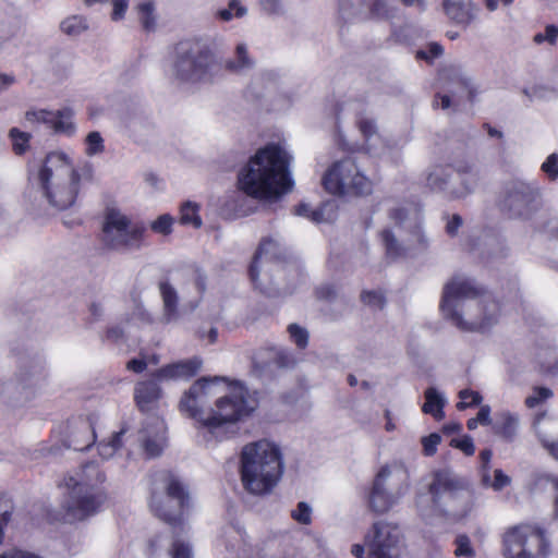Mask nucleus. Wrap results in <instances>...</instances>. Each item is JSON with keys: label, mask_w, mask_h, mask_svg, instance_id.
<instances>
[{"label": "nucleus", "mask_w": 558, "mask_h": 558, "mask_svg": "<svg viewBox=\"0 0 558 558\" xmlns=\"http://www.w3.org/2000/svg\"><path fill=\"white\" fill-rule=\"evenodd\" d=\"M258 407L255 393L238 380L208 376L195 380L180 399L179 410L197 420L209 433L225 436Z\"/></svg>", "instance_id": "nucleus-1"}, {"label": "nucleus", "mask_w": 558, "mask_h": 558, "mask_svg": "<svg viewBox=\"0 0 558 558\" xmlns=\"http://www.w3.org/2000/svg\"><path fill=\"white\" fill-rule=\"evenodd\" d=\"M291 156L280 144H268L259 148L238 174L240 191L230 196L233 209L239 215H247L242 203L246 196L258 199H278L293 189L289 170Z\"/></svg>", "instance_id": "nucleus-2"}, {"label": "nucleus", "mask_w": 558, "mask_h": 558, "mask_svg": "<svg viewBox=\"0 0 558 558\" xmlns=\"http://www.w3.org/2000/svg\"><path fill=\"white\" fill-rule=\"evenodd\" d=\"M439 310L454 327L471 332L489 330L501 315L500 304L494 295L462 275L453 276L444 284Z\"/></svg>", "instance_id": "nucleus-3"}, {"label": "nucleus", "mask_w": 558, "mask_h": 558, "mask_svg": "<svg viewBox=\"0 0 558 558\" xmlns=\"http://www.w3.org/2000/svg\"><path fill=\"white\" fill-rule=\"evenodd\" d=\"M106 481V473L95 461L87 462L73 474L64 476V519L76 522L96 514L108 498Z\"/></svg>", "instance_id": "nucleus-4"}, {"label": "nucleus", "mask_w": 558, "mask_h": 558, "mask_svg": "<svg viewBox=\"0 0 558 558\" xmlns=\"http://www.w3.org/2000/svg\"><path fill=\"white\" fill-rule=\"evenodd\" d=\"M225 46L220 35L201 36L179 41L173 50L171 76L179 84L195 85L213 81L216 52Z\"/></svg>", "instance_id": "nucleus-5"}, {"label": "nucleus", "mask_w": 558, "mask_h": 558, "mask_svg": "<svg viewBox=\"0 0 558 558\" xmlns=\"http://www.w3.org/2000/svg\"><path fill=\"white\" fill-rule=\"evenodd\" d=\"M240 473L242 484L248 493H269L283 473L280 448L267 439L246 444L241 451Z\"/></svg>", "instance_id": "nucleus-6"}, {"label": "nucleus", "mask_w": 558, "mask_h": 558, "mask_svg": "<svg viewBox=\"0 0 558 558\" xmlns=\"http://www.w3.org/2000/svg\"><path fill=\"white\" fill-rule=\"evenodd\" d=\"M80 180L71 159L62 151L48 154L36 178L43 196L57 210L66 209L75 203Z\"/></svg>", "instance_id": "nucleus-7"}, {"label": "nucleus", "mask_w": 558, "mask_h": 558, "mask_svg": "<svg viewBox=\"0 0 558 558\" xmlns=\"http://www.w3.org/2000/svg\"><path fill=\"white\" fill-rule=\"evenodd\" d=\"M286 252L281 243L272 238L265 239L255 253L250 267V277L253 284L263 292H268L274 283L270 272H282L287 268L291 272H298L294 264H284Z\"/></svg>", "instance_id": "nucleus-8"}, {"label": "nucleus", "mask_w": 558, "mask_h": 558, "mask_svg": "<svg viewBox=\"0 0 558 558\" xmlns=\"http://www.w3.org/2000/svg\"><path fill=\"white\" fill-rule=\"evenodd\" d=\"M505 558H547L549 542L545 532L532 525H515L502 535Z\"/></svg>", "instance_id": "nucleus-9"}, {"label": "nucleus", "mask_w": 558, "mask_h": 558, "mask_svg": "<svg viewBox=\"0 0 558 558\" xmlns=\"http://www.w3.org/2000/svg\"><path fill=\"white\" fill-rule=\"evenodd\" d=\"M145 228L134 223L118 208L106 210L102 223V242L117 251L138 250L142 245Z\"/></svg>", "instance_id": "nucleus-10"}, {"label": "nucleus", "mask_w": 558, "mask_h": 558, "mask_svg": "<svg viewBox=\"0 0 558 558\" xmlns=\"http://www.w3.org/2000/svg\"><path fill=\"white\" fill-rule=\"evenodd\" d=\"M325 190L333 195H366L372 192V182L352 158L335 162L323 177Z\"/></svg>", "instance_id": "nucleus-11"}, {"label": "nucleus", "mask_w": 558, "mask_h": 558, "mask_svg": "<svg viewBox=\"0 0 558 558\" xmlns=\"http://www.w3.org/2000/svg\"><path fill=\"white\" fill-rule=\"evenodd\" d=\"M163 493H154L150 500L151 511L168 523H175L187 501L181 483L171 474H162Z\"/></svg>", "instance_id": "nucleus-12"}, {"label": "nucleus", "mask_w": 558, "mask_h": 558, "mask_svg": "<svg viewBox=\"0 0 558 558\" xmlns=\"http://www.w3.org/2000/svg\"><path fill=\"white\" fill-rule=\"evenodd\" d=\"M392 480H405L404 472L400 469L392 470L389 466H383L377 473L368 499L369 508L373 511L387 512L405 493V487H395Z\"/></svg>", "instance_id": "nucleus-13"}, {"label": "nucleus", "mask_w": 558, "mask_h": 558, "mask_svg": "<svg viewBox=\"0 0 558 558\" xmlns=\"http://www.w3.org/2000/svg\"><path fill=\"white\" fill-rule=\"evenodd\" d=\"M368 558H399L401 531L397 524L378 521L364 537Z\"/></svg>", "instance_id": "nucleus-14"}, {"label": "nucleus", "mask_w": 558, "mask_h": 558, "mask_svg": "<svg viewBox=\"0 0 558 558\" xmlns=\"http://www.w3.org/2000/svg\"><path fill=\"white\" fill-rule=\"evenodd\" d=\"M537 191L525 182H513L507 190L502 201L504 207L513 217H527L535 209Z\"/></svg>", "instance_id": "nucleus-15"}, {"label": "nucleus", "mask_w": 558, "mask_h": 558, "mask_svg": "<svg viewBox=\"0 0 558 558\" xmlns=\"http://www.w3.org/2000/svg\"><path fill=\"white\" fill-rule=\"evenodd\" d=\"M138 441L148 458L158 457L166 446V424L160 417H150L140 430Z\"/></svg>", "instance_id": "nucleus-16"}, {"label": "nucleus", "mask_w": 558, "mask_h": 558, "mask_svg": "<svg viewBox=\"0 0 558 558\" xmlns=\"http://www.w3.org/2000/svg\"><path fill=\"white\" fill-rule=\"evenodd\" d=\"M429 494L435 504H438L444 495L452 499L471 497L470 492L463 488V482L447 470L435 473L434 481L429 484Z\"/></svg>", "instance_id": "nucleus-17"}, {"label": "nucleus", "mask_w": 558, "mask_h": 558, "mask_svg": "<svg viewBox=\"0 0 558 558\" xmlns=\"http://www.w3.org/2000/svg\"><path fill=\"white\" fill-rule=\"evenodd\" d=\"M202 365L203 361L194 356L189 360L167 364L157 369L153 376L159 381L189 380L201 371Z\"/></svg>", "instance_id": "nucleus-18"}, {"label": "nucleus", "mask_w": 558, "mask_h": 558, "mask_svg": "<svg viewBox=\"0 0 558 558\" xmlns=\"http://www.w3.org/2000/svg\"><path fill=\"white\" fill-rule=\"evenodd\" d=\"M482 171L474 165H465L457 171L454 189H451V198H463L476 191L483 181Z\"/></svg>", "instance_id": "nucleus-19"}, {"label": "nucleus", "mask_w": 558, "mask_h": 558, "mask_svg": "<svg viewBox=\"0 0 558 558\" xmlns=\"http://www.w3.org/2000/svg\"><path fill=\"white\" fill-rule=\"evenodd\" d=\"M157 379L138 381L134 387V401L142 412L154 411L162 397Z\"/></svg>", "instance_id": "nucleus-20"}, {"label": "nucleus", "mask_w": 558, "mask_h": 558, "mask_svg": "<svg viewBox=\"0 0 558 558\" xmlns=\"http://www.w3.org/2000/svg\"><path fill=\"white\" fill-rule=\"evenodd\" d=\"M96 439L94 425L89 418H78L71 423L69 433V447L73 450L89 448Z\"/></svg>", "instance_id": "nucleus-21"}, {"label": "nucleus", "mask_w": 558, "mask_h": 558, "mask_svg": "<svg viewBox=\"0 0 558 558\" xmlns=\"http://www.w3.org/2000/svg\"><path fill=\"white\" fill-rule=\"evenodd\" d=\"M453 170L450 166H434L426 174L427 186L441 192L451 198V189H454Z\"/></svg>", "instance_id": "nucleus-22"}, {"label": "nucleus", "mask_w": 558, "mask_h": 558, "mask_svg": "<svg viewBox=\"0 0 558 558\" xmlns=\"http://www.w3.org/2000/svg\"><path fill=\"white\" fill-rule=\"evenodd\" d=\"M159 292L162 300V315L159 320L161 324H170L179 318L178 312V292L168 281L159 282Z\"/></svg>", "instance_id": "nucleus-23"}, {"label": "nucleus", "mask_w": 558, "mask_h": 558, "mask_svg": "<svg viewBox=\"0 0 558 558\" xmlns=\"http://www.w3.org/2000/svg\"><path fill=\"white\" fill-rule=\"evenodd\" d=\"M442 7L446 15L458 24H469L476 15L472 0H444Z\"/></svg>", "instance_id": "nucleus-24"}, {"label": "nucleus", "mask_w": 558, "mask_h": 558, "mask_svg": "<svg viewBox=\"0 0 558 558\" xmlns=\"http://www.w3.org/2000/svg\"><path fill=\"white\" fill-rule=\"evenodd\" d=\"M225 70L233 74H244L255 66V60L245 43L236 44L233 56L225 61Z\"/></svg>", "instance_id": "nucleus-25"}, {"label": "nucleus", "mask_w": 558, "mask_h": 558, "mask_svg": "<svg viewBox=\"0 0 558 558\" xmlns=\"http://www.w3.org/2000/svg\"><path fill=\"white\" fill-rule=\"evenodd\" d=\"M34 392L16 380L0 383V399L12 403H23L31 400Z\"/></svg>", "instance_id": "nucleus-26"}, {"label": "nucleus", "mask_w": 558, "mask_h": 558, "mask_svg": "<svg viewBox=\"0 0 558 558\" xmlns=\"http://www.w3.org/2000/svg\"><path fill=\"white\" fill-rule=\"evenodd\" d=\"M361 13L372 20H390L396 15V8L388 0H362Z\"/></svg>", "instance_id": "nucleus-27"}, {"label": "nucleus", "mask_w": 558, "mask_h": 558, "mask_svg": "<svg viewBox=\"0 0 558 558\" xmlns=\"http://www.w3.org/2000/svg\"><path fill=\"white\" fill-rule=\"evenodd\" d=\"M519 423L518 414L504 411L497 414L493 428L496 434L501 435L507 440H512L517 435Z\"/></svg>", "instance_id": "nucleus-28"}, {"label": "nucleus", "mask_w": 558, "mask_h": 558, "mask_svg": "<svg viewBox=\"0 0 558 558\" xmlns=\"http://www.w3.org/2000/svg\"><path fill=\"white\" fill-rule=\"evenodd\" d=\"M425 403L422 410L426 414H430L436 420H442L445 413L442 411L446 399L445 397L434 387H429L425 390Z\"/></svg>", "instance_id": "nucleus-29"}, {"label": "nucleus", "mask_w": 558, "mask_h": 558, "mask_svg": "<svg viewBox=\"0 0 558 558\" xmlns=\"http://www.w3.org/2000/svg\"><path fill=\"white\" fill-rule=\"evenodd\" d=\"M53 119L50 122L49 129L56 133L72 136L75 131V124L73 122V111L64 108L58 111H52Z\"/></svg>", "instance_id": "nucleus-30"}, {"label": "nucleus", "mask_w": 558, "mask_h": 558, "mask_svg": "<svg viewBox=\"0 0 558 558\" xmlns=\"http://www.w3.org/2000/svg\"><path fill=\"white\" fill-rule=\"evenodd\" d=\"M356 125L365 138L366 146L369 143L377 142L379 135L377 134V124L373 116L366 111H362L356 116Z\"/></svg>", "instance_id": "nucleus-31"}, {"label": "nucleus", "mask_w": 558, "mask_h": 558, "mask_svg": "<svg viewBox=\"0 0 558 558\" xmlns=\"http://www.w3.org/2000/svg\"><path fill=\"white\" fill-rule=\"evenodd\" d=\"M381 143L379 147L377 143H369L368 151L378 157H389L398 153L402 147L401 141L389 136H379L377 138Z\"/></svg>", "instance_id": "nucleus-32"}, {"label": "nucleus", "mask_w": 558, "mask_h": 558, "mask_svg": "<svg viewBox=\"0 0 558 558\" xmlns=\"http://www.w3.org/2000/svg\"><path fill=\"white\" fill-rule=\"evenodd\" d=\"M248 12L246 5L241 0H230L226 8H221L216 12V17L222 22H230L233 19H242Z\"/></svg>", "instance_id": "nucleus-33"}, {"label": "nucleus", "mask_w": 558, "mask_h": 558, "mask_svg": "<svg viewBox=\"0 0 558 558\" xmlns=\"http://www.w3.org/2000/svg\"><path fill=\"white\" fill-rule=\"evenodd\" d=\"M60 29L70 37H77L88 29V22L82 15H71L60 23Z\"/></svg>", "instance_id": "nucleus-34"}, {"label": "nucleus", "mask_w": 558, "mask_h": 558, "mask_svg": "<svg viewBox=\"0 0 558 558\" xmlns=\"http://www.w3.org/2000/svg\"><path fill=\"white\" fill-rule=\"evenodd\" d=\"M8 136L11 141L12 150L15 155L22 156L29 149L32 134L21 131L17 128L9 130Z\"/></svg>", "instance_id": "nucleus-35"}, {"label": "nucleus", "mask_w": 558, "mask_h": 558, "mask_svg": "<svg viewBox=\"0 0 558 558\" xmlns=\"http://www.w3.org/2000/svg\"><path fill=\"white\" fill-rule=\"evenodd\" d=\"M125 430L121 429L111 435L108 440H102L98 445V453L104 460H108L122 447V437Z\"/></svg>", "instance_id": "nucleus-36"}, {"label": "nucleus", "mask_w": 558, "mask_h": 558, "mask_svg": "<svg viewBox=\"0 0 558 558\" xmlns=\"http://www.w3.org/2000/svg\"><path fill=\"white\" fill-rule=\"evenodd\" d=\"M456 558H475L476 550L472 545L471 538L465 534H459L453 541Z\"/></svg>", "instance_id": "nucleus-37"}, {"label": "nucleus", "mask_w": 558, "mask_h": 558, "mask_svg": "<svg viewBox=\"0 0 558 558\" xmlns=\"http://www.w3.org/2000/svg\"><path fill=\"white\" fill-rule=\"evenodd\" d=\"M180 221L182 225H191L194 228L202 226V219L198 215V206L192 202H185L181 206Z\"/></svg>", "instance_id": "nucleus-38"}, {"label": "nucleus", "mask_w": 558, "mask_h": 558, "mask_svg": "<svg viewBox=\"0 0 558 558\" xmlns=\"http://www.w3.org/2000/svg\"><path fill=\"white\" fill-rule=\"evenodd\" d=\"M138 15L143 28L147 32L155 31L156 28V15L155 5L153 2H144L138 4Z\"/></svg>", "instance_id": "nucleus-39"}, {"label": "nucleus", "mask_w": 558, "mask_h": 558, "mask_svg": "<svg viewBox=\"0 0 558 558\" xmlns=\"http://www.w3.org/2000/svg\"><path fill=\"white\" fill-rule=\"evenodd\" d=\"M105 151V142L97 131L89 132L85 138V154L88 157L100 155Z\"/></svg>", "instance_id": "nucleus-40"}, {"label": "nucleus", "mask_w": 558, "mask_h": 558, "mask_svg": "<svg viewBox=\"0 0 558 558\" xmlns=\"http://www.w3.org/2000/svg\"><path fill=\"white\" fill-rule=\"evenodd\" d=\"M52 119V111L46 109H31L25 112V121L31 125L41 123L49 129Z\"/></svg>", "instance_id": "nucleus-41"}, {"label": "nucleus", "mask_w": 558, "mask_h": 558, "mask_svg": "<svg viewBox=\"0 0 558 558\" xmlns=\"http://www.w3.org/2000/svg\"><path fill=\"white\" fill-rule=\"evenodd\" d=\"M381 239L388 256L397 257L403 253L402 246L399 244L395 234L389 229L381 231Z\"/></svg>", "instance_id": "nucleus-42"}, {"label": "nucleus", "mask_w": 558, "mask_h": 558, "mask_svg": "<svg viewBox=\"0 0 558 558\" xmlns=\"http://www.w3.org/2000/svg\"><path fill=\"white\" fill-rule=\"evenodd\" d=\"M460 402L457 403V409L460 411L469 407L477 405L482 402V396L474 390L463 389L459 392Z\"/></svg>", "instance_id": "nucleus-43"}, {"label": "nucleus", "mask_w": 558, "mask_h": 558, "mask_svg": "<svg viewBox=\"0 0 558 558\" xmlns=\"http://www.w3.org/2000/svg\"><path fill=\"white\" fill-rule=\"evenodd\" d=\"M553 396V391L546 387H535L533 389L532 395L526 397L525 405L530 409H533L549 399Z\"/></svg>", "instance_id": "nucleus-44"}, {"label": "nucleus", "mask_w": 558, "mask_h": 558, "mask_svg": "<svg viewBox=\"0 0 558 558\" xmlns=\"http://www.w3.org/2000/svg\"><path fill=\"white\" fill-rule=\"evenodd\" d=\"M291 517L300 524H310L312 521V508L308 504L300 501L291 511Z\"/></svg>", "instance_id": "nucleus-45"}, {"label": "nucleus", "mask_w": 558, "mask_h": 558, "mask_svg": "<svg viewBox=\"0 0 558 558\" xmlns=\"http://www.w3.org/2000/svg\"><path fill=\"white\" fill-rule=\"evenodd\" d=\"M290 338L299 348H305L308 343V332L305 328L291 324L288 327Z\"/></svg>", "instance_id": "nucleus-46"}, {"label": "nucleus", "mask_w": 558, "mask_h": 558, "mask_svg": "<svg viewBox=\"0 0 558 558\" xmlns=\"http://www.w3.org/2000/svg\"><path fill=\"white\" fill-rule=\"evenodd\" d=\"M541 170L550 181L558 180V154H550L542 163Z\"/></svg>", "instance_id": "nucleus-47"}, {"label": "nucleus", "mask_w": 558, "mask_h": 558, "mask_svg": "<svg viewBox=\"0 0 558 558\" xmlns=\"http://www.w3.org/2000/svg\"><path fill=\"white\" fill-rule=\"evenodd\" d=\"M170 554L172 558H192L190 544L180 537L173 541Z\"/></svg>", "instance_id": "nucleus-48"}, {"label": "nucleus", "mask_w": 558, "mask_h": 558, "mask_svg": "<svg viewBox=\"0 0 558 558\" xmlns=\"http://www.w3.org/2000/svg\"><path fill=\"white\" fill-rule=\"evenodd\" d=\"M524 94L530 100H548L555 96V90L546 86H533L530 89H524Z\"/></svg>", "instance_id": "nucleus-49"}, {"label": "nucleus", "mask_w": 558, "mask_h": 558, "mask_svg": "<svg viewBox=\"0 0 558 558\" xmlns=\"http://www.w3.org/2000/svg\"><path fill=\"white\" fill-rule=\"evenodd\" d=\"M173 218L168 215L159 216L155 221L151 222V229L161 234H169L172 231Z\"/></svg>", "instance_id": "nucleus-50"}, {"label": "nucleus", "mask_w": 558, "mask_h": 558, "mask_svg": "<svg viewBox=\"0 0 558 558\" xmlns=\"http://www.w3.org/2000/svg\"><path fill=\"white\" fill-rule=\"evenodd\" d=\"M440 441H441V436L437 433H433L428 436L423 437L421 440L422 446H423V453L426 457L434 456L437 451V446L440 444Z\"/></svg>", "instance_id": "nucleus-51"}, {"label": "nucleus", "mask_w": 558, "mask_h": 558, "mask_svg": "<svg viewBox=\"0 0 558 558\" xmlns=\"http://www.w3.org/2000/svg\"><path fill=\"white\" fill-rule=\"evenodd\" d=\"M295 215L308 218L314 222H320L323 219V214L319 209H312L307 204H300L295 207Z\"/></svg>", "instance_id": "nucleus-52"}, {"label": "nucleus", "mask_w": 558, "mask_h": 558, "mask_svg": "<svg viewBox=\"0 0 558 558\" xmlns=\"http://www.w3.org/2000/svg\"><path fill=\"white\" fill-rule=\"evenodd\" d=\"M361 300L364 304L373 307H383L385 300L381 293L376 291H363L361 293Z\"/></svg>", "instance_id": "nucleus-53"}, {"label": "nucleus", "mask_w": 558, "mask_h": 558, "mask_svg": "<svg viewBox=\"0 0 558 558\" xmlns=\"http://www.w3.org/2000/svg\"><path fill=\"white\" fill-rule=\"evenodd\" d=\"M260 5L268 15H281L284 12L281 0H260Z\"/></svg>", "instance_id": "nucleus-54"}, {"label": "nucleus", "mask_w": 558, "mask_h": 558, "mask_svg": "<svg viewBox=\"0 0 558 558\" xmlns=\"http://www.w3.org/2000/svg\"><path fill=\"white\" fill-rule=\"evenodd\" d=\"M450 445L454 448H459L466 456H472L475 451L473 439L470 436H464L461 439H452Z\"/></svg>", "instance_id": "nucleus-55"}, {"label": "nucleus", "mask_w": 558, "mask_h": 558, "mask_svg": "<svg viewBox=\"0 0 558 558\" xmlns=\"http://www.w3.org/2000/svg\"><path fill=\"white\" fill-rule=\"evenodd\" d=\"M113 11H112V20L119 21L124 17V14L129 7V0H111Z\"/></svg>", "instance_id": "nucleus-56"}, {"label": "nucleus", "mask_w": 558, "mask_h": 558, "mask_svg": "<svg viewBox=\"0 0 558 558\" xmlns=\"http://www.w3.org/2000/svg\"><path fill=\"white\" fill-rule=\"evenodd\" d=\"M148 360L145 356L141 355L140 357L130 360L126 363V368L134 373H142L148 367Z\"/></svg>", "instance_id": "nucleus-57"}, {"label": "nucleus", "mask_w": 558, "mask_h": 558, "mask_svg": "<svg viewBox=\"0 0 558 558\" xmlns=\"http://www.w3.org/2000/svg\"><path fill=\"white\" fill-rule=\"evenodd\" d=\"M462 226V218L459 215H453L448 219L446 225V232L450 236H454L458 233L459 228Z\"/></svg>", "instance_id": "nucleus-58"}, {"label": "nucleus", "mask_w": 558, "mask_h": 558, "mask_svg": "<svg viewBox=\"0 0 558 558\" xmlns=\"http://www.w3.org/2000/svg\"><path fill=\"white\" fill-rule=\"evenodd\" d=\"M509 483H510V478H509V476H507L506 474H504L501 470H496V471H495V478H494V482L492 483V487H493L495 490H500V489H502V488H504L505 486H507Z\"/></svg>", "instance_id": "nucleus-59"}, {"label": "nucleus", "mask_w": 558, "mask_h": 558, "mask_svg": "<svg viewBox=\"0 0 558 558\" xmlns=\"http://www.w3.org/2000/svg\"><path fill=\"white\" fill-rule=\"evenodd\" d=\"M481 425H490V408L489 405H482L477 415L474 417Z\"/></svg>", "instance_id": "nucleus-60"}, {"label": "nucleus", "mask_w": 558, "mask_h": 558, "mask_svg": "<svg viewBox=\"0 0 558 558\" xmlns=\"http://www.w3.org/2000/svg\"><path fill=\"white\" fill-rule=\"evenodd\" d=\"M544 37L546 41L550 45H555L558 39V26L550 24L547 25L544 29Z\"/></svg>", "instance_id": "nucleus-61"}, {"label": "nucleus", "mask_w": 558, "mask_h": 558, "mask_svg": "<svg viewBox=\"0 0 558 558\" xmlns=\"http://www.w3.org/2000/svg\"><path fill=\"white\" fill-rule=\"evenodd\" d=\"M14 83V75L0 72V94L8 90Z\"/></svg>", "instance_id": "nucleus-62"}, {"label": "nucleus", "mask_w": 558, "mask_h": 558, "mask_svg": "<svg viewBox=\"0 0 558 558\" xmlns=\"http://www.w3.org/2000/svg\"><path fill=\"white\" fill-rule=\"evenodd\" d=\"M547 364L542 365V371L549 373L551 375L558 374V360L554 357H546Z\"/></svg>", "instance_id": "nucleus-63"}, {"label": "nucleus", "mask_w": 558, "mask_h": 558, "mask_svg": "<svg viewBox=\"0 0 558 558\" xmlns=\"http://www.w3.org/2000/svg\"><path fill=\"white\" fill-rule=\"evenodd\" d=\"M195 286L199 292L205 291L206 288V276L199 269L195 270Z\"/></svg>", "instance_id": "nucleus-64"}]
</instances>
